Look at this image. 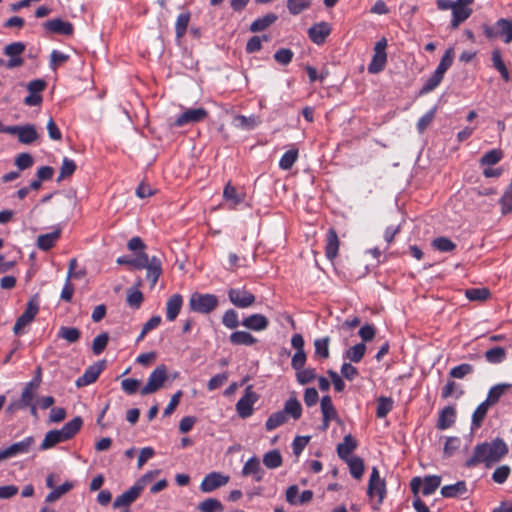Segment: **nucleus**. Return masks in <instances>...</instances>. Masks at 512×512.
<instances>
[{
  "label": "nucleus",
  "instance_id": "obj_1",
  "mask_svg": "<svg viewBox=\"0 0 512 512\" xmlns=\"http://www.w3.org/2000/svg\"><path fill=\"white\" fill-rule=\"evenodd\" d=\"M507 453V444L501 438H496L491 442L476 445L473 455L466 461V466L470 468L484 463L490 467L499 462Z\"/></svg>",
  "mask_w": 512,
  "mask_h": 512
},
{
  "label": "nucleus",
  "instance_id": "obj_2",
  "mask_svg": "<svg viewBox=\"0 0 512 512\" xmlns=\"http://www.w3.org/2000/svg\"><path fill=\"white\" fill-rule=\"evenodd\" d=\"M482 31L489 40L501 39L509 44L512 42V19L500 18L493 25L483 24Z\"/></svg>",
  "mask_w": 512,
  "mask_h": 512
},
{
  "label": "nucleus",
  "instance_id": "obj_3",
  "mask_svg": "<svg viewBox=\"0 0 512 512\" xmlns=\"http://www.w3.org/2000/svg\"><path fill=\"white\" fill-rule=\"evenodd\" d=\"M188 306L193 312L208 314L218 306V298L213 294L194 292L189 298Z\"/></svg>",
  "mask_w": 512,
  "mask_h": 512
},
{
  "label": "nucleus",
  "instance_id": "obj_4",
  "mask_svg": "<svg viewBox=\"0 0 512 512\" xmlns=\"http://www.w3.org/2000/svg\"><path fill=\"white\" fill-rule=\"evenodd\" d=\"M441 484V477L438 475L426 476L424 479L420 477L412 478L410 488L414 495H418L421 491L424 496L433 494Z\"/></svg>",
  "mask_w": 512,
  "mask_h": 512
},
{
  "label": "nucleus",
  "instance_id": "obj_5",
  "mask_svg": "<svg viewBox=\"0 0 512 512\" xmlns=\"http://www.w3.org/2000/svg\"><path fill=\"white\" fill-rule=\"evenodd\" d=\"M208 117V111L205 108H188L184 110L175 121L172 127H183L188 124H195L204 121Z\"/></svg>",
  "mask_w": 512,
  "mask_h": 512
},
{
  "label": "nucleus",
  "instance_id": "obj_6",
  "mask_svg": "<svg viewBox=\"0 0 512 512\" xmlns=\"http://www.w3.org/2000/svg\"><path fill=\"white\" fill-rule=\"evenodd\" d=\"M387 40L382 38L378 42H376L374 46V55L372 57L371 62L368 65V72L372 74H377L381 72L386 65L387 62Z\"/></svg>",
  "mask_w": 512,
  "mask_h": 512
},
{
  "label": "nucleus",
  "instance_id": "obj_7",
  "mask_svg": "<svg viewBox=\"0 0 512 512\" xmlns=\"http://www.w3.org/2000/svg\"><path fill=\"white\" fill-rule=\"evenodd\" d=\"M258 400V395L252 390V386L245 389L244 395L236 403V411L240 418H248L253 414L254 404Z\"/></svg>",
  "mask_w": 512,
  "mask_h": 512
},
{
  "label": "nucleus",
  "instance_id": "obj_8",
  "mask_svg": "<svg viewBox=\"0 0 512 512\" xmlns=\"http://www.w3.org/2000/svg\"><path fill=\"white\" fill-rule=\"evenodd\" d=\"M144 258L145 260H142L144 262L142 269H146V280L149 282L150 288H154L162 274V261L157 256L149 257L145 252Z\"/></svg>",
  "mask_w": 512,
  "mask_h": 512
},
{
  "label": "nucleus",
  "instance_id": "obj_9",
  "mask_svg": "<svg viewBox=\"0 0 512 512\" xmlns=\"http://www.w3.org/2000/svg\"><path fill=\"white\" fill-rule=\"evenodd\" d=\"M33 444L34 438L32 436H29L20 442L13 443L9 447L0 449V462L16 457L21 454H27L30 451Z\"/></svg>",
  "mask_w": 512,
  "mask_h": 512
},
{
  "label": "nucleus",
  "instance_id": "obj_10",
  "mask_svg": "<svg viewBox=\"0 0 512 512\" xmlns=\"http://www.w3.org/2000/svg\"><path fill=\"white\" fill-rule=\"evenodd\" d=\"M167 379V369L164 365L156 367L150 374L146 385L141 389L142 395H148L156 392L162 387Z\"/></svg>",
  "mask_w": 512,
  "mask_h": 512
},
{
  "label": "nucleus",
  "instance_id": "obj_11",
  "mask_svg": "<svg viewBox=\"0 0 512 512\" xmlns=\"http://www.w3.org/2000/svg\"><path fill=\"white\" fill-rule=\"evenodd\" d=\"M9 131L10 135H16L18 137V141L25 145H30L40 138V135L33 124L12 125V129Z\"/></svg>",
  "mask_w": 512,
  "mask_h": 512
},
{
  "label": "nucleus",
  "instance_id": "obj_12",
  "mask_svg": "<svg viewBox=\"0 0 512 512\" xmlns=\"http://www.w3.org/2000/svg\"><path fill=\"white\" fill-rule=\"evenodd\" d=\"M26 45L23 42H13L4 48V54L10 59L6 63L8 69L20 67L24 60L21 54L25 51Z\"/></svg>",
  "mask_w": 512,
  "mask_h": 512
},
{
  "label": "nucleus",
  "instance_id": "obj_13",
  "mask_svg": "<svg viewBox=\"0 0 512 512\" xmlns=\"http://www.w3.org/2000/svg\"><path fill=\"white\" fill-rule=\"evenodd\" d=\"M230 477L228 475H223L220 472H211L207 474L201 484L200 489L204 493H209L217 488H220L226 485L229 482Z\"/></svg>",
  "mask_w": 512,
  "mask_h": 512
},
{
  "label": "nucleus",
  "instance_id": "obj_14",
  "mask_svg": "<svg viewBox=\"0 0 512 512\" xmlns=\"http://www.w3.org/2000/svg\"><path fill=\"white\" fill-rule=\"evenodd\" d=\"M385 493V483L381 480L378 469L373 467L368 484V495L370 497H377L378 502L381 503Z\"/></svg>",
  "mask_w": 512,
  "mask_h": 512
},
{
  "label": "nucleus",
  "instance_id": "obj_15",
  "mask_svg": "<svg viewBox=\"0 0 512 512\" xmlns=\"http://www.w3.org/2000/svg\"><path fill=\"white\" fill-rule=\"evenodd\" d=\"M106 361H98L89 366L84 374L76 380V386L83 387L94 383L99 377L100 373L104 370Z\"/></svg>",
  "mask_w": 512,
  "mask_h": 512
},
{
  "label": "nucleus",
  "instance_id": "obj_16",
  "mask_svg": "<svg viewBox=\"0 0 512 512\" xmlns=\"http://www.w3.org/2000/svg\"><path fill=\"white\" fill-rule=\"evenodd\" d=\"M44 28L53 34L71 36L74 33V26L71 22L61 18H54L44 23Z\"/></svg>",
  "mask_w": 512,
  "mask_h": 512
},
{
  "label": "nucleus",
  "instance_id": "obj_17",
  "mask_svg": "<svg viewBox=\"0 0 512 512\" xmlns=\"http://www.w3.org/2000/svg\"><path fill=\"white\" fill-rule=\"evenodd\" d=\"M230 301L237 307L246 308L254 303L255 297L245 289L231 288L228 291Z\"/></svg>",
  "mask_w": 512,
  "mask_h": 512
},
{
  "label": "nucleus",
  "instance_id": "obj_18",
  "mask_svg": "<svg viewBox=\"0 0 512 512\" xmlns=\"http://www.w3.org/2000/svg\"><path fill=\"white\" fill-rule=\"evenodd\" d=\"M330 33L331 26L325 21L316 23L308 29L309 39L317 45H322Z\"/></svg>",
  "mask_w": 512,
  "mask_h": 512
},
{
  "label": "nucleus",
  "instance_id": "obj_19",
  "mask_svg": "<svg viewBox=\"0 0 512 512\" xmlns=\"http://www.w3.org/2000/svg\"><path fill=\"white\" fill-rule=\"evenodd\" d=\"M241 474L244 477L252 476L255 482H261L265 471L261 466L260 460L254 456L244 464Z\"/></svg>",
  "mask_w": 512,
  "mask_h": 512
},
{
  "label": "nucleus",
  "instance_id": "obj_20",
  "mask_svg": "<svg viewBox=\"0 0 512 512\" xmlns=\"http://www.w3.org/2000/svg\"><path fill=\"white\" fill-rule=\"evenodd\" d=\"M141 485L134 484L127 491L117 496L113 502V507L115 509L120 507H126L132 504L141 494L142 492Z\"/></svg>",
  "mask_w": 512,
  "mask_h": 512
},
{
  "label": "nucleus",
  "instance_id": "obj_21",
  "mask_svg": "<svg viewBox=\"0 0 512 512\" xmlns=\"http://www.w3.org/2000/svg\"><path fill=\"white\" fill-rule=\"evenodd\" d=\"M325 256L333 262L338 255L340 241L334 228H330L326 233Z\"/></svg>",
  "mask_w": 512,
  "mask_h": 512
},
{
  "label": "nucleus",
  "instance_id": "obj_22",
  "mask_svg": "<svg viewBox=\"0 0 512 512\" xmlns=\"http://www.w3.org/2000/svg\"><path fill=\"white\" fill-rule=\"evenodd\" d=\"M61 237V229L57 228L51 233L41 234L37 237L36 245L42 251L52 249Z\"/></svg>",
  "mask_w": 512,
  "mask_h": 512
},
{
  "label": "nucleus",
  "instance_id": "obj_23",
  "mask_svg": "<svg viewBox=\"0 0 512 512\" xmlns=\"http://www.w3.org/2000/svg\"><path fill=\"white\" fill-rule=\"evenodd\" d=\"M472 13V8L455 4L452 10V19L450 23L451 29H457L460 24L465 22L472 15Z\"/></svg>",
  "mask_w": 512,
  "mask_h": 512
},
{
  "label": "nucleus",
  "instance_id": "obj_24",
  "mask_svg": "<svg viewBox=\"0 0 512 512\" xmlns=\"http://www.w3.org/2000/svg\"><path fill=\"white\" fill-rule=\"evenodd\" d=\"M278 20V16L275 13H267L266 15L254 20L249 30L252 33L262 32L272 26Z\"/></svg>",
  "mask_w": 512,
  "mask_h": 512
},
{
  "label": "nucleus",
  "instance_id": "obj_25",
  "mask_svg": "<svg viewBox=\"0 0 512 512\" xmlns=\"http://www.w3.org/2000/svg\"><path fill=\"white\" fill-rule=\"evenodd\" d=\"M467 484L465 481H458L455 484L445 485L441 488V495L445 498H458L467 493Z\"/></svg>",
  "mask_w": 512,
  "mask_h": 512
},
{
  "label": "nucleus",
  "instance_id": "obj_26",
  "mask_svg": "<svg viewBox=\"0 0 512 512\" xmlns=\"http://www.w3.org/2000/svg\"><path fill=\"white\" fill-rule=\"evenodd\" d=\"M456 419V410L452 406H447L441 410L438 421L437 428L440 430H445L451 427Z\"/></svg>",
  "mask_w": 512,
  "mask_h": 512
},
{
  "label": "nucleus",
  "instance_id": "obj_27",
  "mask_svg": "<svg viewBox=\"0 0 512 512\" xmlns=\"http://www.w3.org/2000/svg\"><path fill=\"white\" fill-rule=\"evenodd\" d=\"M223 198L230 202L232 207L239 205L245 199V193L239 192L236 187H234L231 182H228L223 190Z\"/></svg>",
  "mask_w": 512,
  "mask_h": 512
},
{
  "label": "nucleus",
  "instance_id": "obj_28",
  "mask_svg": "<svg viewBox=\"0 0 512 512\" xmlns=\"http://www.w3.org/2000/svg\"><path fill=\"white\" fill-rule=\"evenodd\" d=\"M356 447V440L352 435L348 434L344 436L343 442L337 445V454L341 459L345 460L351 457V453L356 449Z\"/></svg>",
  "mask_w": 512,
  "mask_h": 512
},
{
  "label": "nucleus",
  "instance_id": "obj_29",
  "mask_svg": "<svg viewBox=\"0 0 512 512\" xmlns=\"http://www.w3.org/2000/svg\"><path fill=\"white\" fill-rule=\"evenodd\" d=\"M183 299L180 294L172 295L166 303V317L168 320H174L182 307Z\"/></svg>",
  "mask_w": 512,
  "mask_h": 512
},
{
  "label": "nucleus",
  "instance_id": "obj_30",
  "mask_svg": "<svg viewBox=\"0 0 512 512\" xmlns=\"http://www.w3.org/2000/svg\"><path fill=\"white\" fill-rule=\"evenodd\" d=\"M74 488V483L71 481H66L59 486H55L54 489L51 490L50 493L47 494L45 498V502L50 504L58 501L63 495L67 494Z\"/></svg>",
  "mask_w": 512,
  "mask_h": 512
},
{
  "label": "nucleus",
  "instance_id": "obj_31",
  "mask_svg": "<svg viewBox=\"0 0 512 512\" xmlns=\"http://www.w3.org/2000/svg\"><path fill=\"white\" fill-rule=\"evenodd\" d=\"M491 60L493 67L500 73L502 79L506 82L510 81L509 70L502 59L501 51L499 49H494L492 51Z\"/></svg>",
  "mask_w": 512,
  "mask_h": 512
},
{
  "label": "nucleus",
  "instance_id": "obj_32",
  "mask_svg": "<svg viewBox=\"0 0 512 512\" xmlns=\"http://www.w3.org/2000/svg\"><path fill=\"white\" fill-rule=\"evenodd\" d=\"M40 307V299L38 295H34L27 303L24 312L17 320H33L38 314Z\"/></svg>",
  "mask_w": 512,
  "mask_h": 512
},
{
  "label": "nucleus",
  "instance_id": "obj_33",
  "mask_svg": "<svg viewBox=\"0 0 512 512\" xmlns=\"http://www.w3.org/2000/svg\"><path fill=\"white\" fill-rule=\"evenodd\" d=\"M282 410L287 417L291 416L294 420H298L302 415V406L295 397L289 398Z\"/></svg>",
  "mask_w": 512,
  "mask_h": 512
},
{
  "label": "nucleus",
  "instance_id": "obj_34",
  "mask_svg": "<svg viewBox=\"0 0 512 512\" xmlns=\"http://www.w3.org/2000/svg\"><path fill=\"white\" fill-rule=\"evenodd\" d=\"M40 380H32L30 381L24 388L21 394V407H26L28 405H31L34 397H35V390L39 386Z\"/></svg>",
  "mask_w": 512,
  "mask_h": 512
},
{
  "label": "nucleus",
  "instance_id": "obj_35",
  "mask_svg": "<svg viewBox=\"0 0 512 512\" xmlns=\"http://www.w3.org/2000/svg\"><path fill=\"white\" fill-rule=\"evenodd\" d=\"M287 421H288V417L285 415V412L283 410L274 412L266 420V423H265L266 430L272 431V430L278 428L279 426L285 424Z\"/></svg>",
  "mask_w": 512,
  "mask_h": 512
},
{
  "label": "nucleus",
  "instance_id": "obj_36",
  "mask_svg": "<svg viewBox=\"0 0 512 512\" xmlns=\"http://www.w3.org/2000/svg\"><path fill=\"white\" fill-rule=\"evenodd\" d=\"M144 252H138L135 258L129 256H120L116 259V263L119 265H128L133 269L141 270L144 266Z\"/></svg>",
  "mask_w": 512,
  "mask_h": 512
},
{
  "label": "nucleus",
  "instance_id": "obj_37",
  "mask_svg": "<svg viewBox=\"0 0 512 512\" xmlns=\"http://www.w3.org/2000/svg\"><path fill=\"white\" fill-rule=\"evenodd\" d=\"M283 459L279 450L274 449L264 454L263 464L269 469H276L282 465Z\"/></svg>",
  "mask_w": 512,
  "mask_h": 512
},
{
  "label": "nucleus",
  "instance_id": "obj_38",
  "mask_svg": "<svg viewBox=\"0 0 512 512\" xmlns=\"http://www.w3.org/2000/svg\"><path fill=\"white\" fill-rule=\"evenodd\" d=\"M431 246L439 252H452L456 249V244L445 236H439L432 240Z\"/></svg>",
  "mask_w": 512,
  "mask_h": 512
},
{
  "label": "nucleus",
  "instance_id": "obj_39",
  "mask_svg": "<svg viewBox=\"0 0 512 512\" xmlns=\"http://www.w3.org/2000/svg\"><path fill=\"white\" fill-rule=\"evenodd\" d=\"M345 461L349 466L351 475L356 479H360L364 473L363 460L358 456H351L350 458L345 459Z\"/></svg>",
  "mask_w": 512,
  "mask_h": 512
},
{
  "label": "nucleus",
  "instance_id": "obj_40",
  "mask_svg": "<svg viewBox=\"0 0 512 512\" xmlns=\"http://www.w3.org/2000/svg\"><path fill=\"white\" fill-rule=\"evenodd\" d=\"M510 384H498L493 386L487 395L486 400L484 401L489 406L497 403L501 396L506 392V390L510 387Z\"/></svg>",
  "mask_w": 512,
  "mask_h": 512
},
{
  "label": "nucleus",
  "instance_id": "obj_41",
  "mask_svg": "<svg viewBox=\"0 0 512 512\" xmlns=\"http://www.w3.org/2000/svg\"><path fill=\"white\" fill-rule=\"evenodd\" d=\"M191 14L190 12L186 11L183 13H180L176 19L175 23V34L176 38L180 39L182 38L187 31V27L190 21Z\"/></svg>",
  "mask_w": 512,
  "mask_h": 512
},
{
  "label": "nucleus",
  "instance_id": "obj_42",
  "mask_svg": "<svg viewBox=\"0 0 512 512\" xmlns=\"http://www.w3.org/2000/svg\"><path fill=\"white\" fill-rule=\"evenodd\" d=\"M299 151L296 148L286 151L279 161L282 170H290L298 159Z\"/></svg>",
  "mask_w": 512,
  "mask_h": 512
},
{
  "label": "nucleus",
  "instance_id": "obj_43",
  "mask_svg": "<svg viewBox=\"0 0 512 512\" xmlns=\"http://www.w3.org/2000/svg\"><path fill=\"white\" fill-rule=\"evenodd\" d=\"M236 126L245 129V130H251L257 127L260 123V119L258 116L251 115V116H244V115H238L235 117Z\"/></svg>",
  "mask_w": 512,
  "mask_h": 512
},
{
  "label": "nucleus",
  "instance_id": "obj_44",
  "mask_svg": "<svg viewBox=\"0 0 512 512\" xmlns=\"http://www.w3.org/2000/svg\"><path fill=\"white\" fill-rule=\"evenodd\" d=\"M197 508L200 512H222L224 510L223 504L216 498L205 499L198 504Z\"/></svg>",
  "mask_w": 512,
  "mask_h": 512
},
{
  "label": "nucleus",
  "instance_id": "obj_45",
  "mask_svg": "<svg viewBox=\"0 0 512 512\" xmlns=\"http://www.w3.org/2000/svg\"><path fill=\"white\" fill-rule=\"evenodd\" d=\"M503 158V151L501 149H492L486 152L480 159L481 166H492L500 162Z\"/></svg>",
  "mask_w": 512,
  "mask_h": 512
},
{
  "label": "nucleus",
  "instance_id": "obj_46",
  "mask_svg": "<svg viewBox=\"0 0 512 512\" xmlns=\"http://www.w3.org/2000/svg\"><path fill=\"white\" fill-rule=\"evenodd\" d=\"M491 293L488 288H468L465 290V296L470 301H485L490 297Z\"/></svg>",
  "mask_w": 512,
  "mask_h": 512
},
{
  "label": "nucleus",
  "instance_id": "obj_47",
  "mask_svg": "<svg viewBox=\"0 0 512 512\" xmlns=\"http://www.w3.org/2000/svg\"><path fill=\"white\" fill-rule=\"evenodd\" d=\"M320 405L323 418L333 420L337 418V411L332 403V399L330 396H323Z\"/></svg>",
  "mask_w": 512,
  "mask_h": 512
},
{
  "label": "nucleus",
  "instance_id": "obj_48",
  "mask_svg": "<svg viewBox=\"0 0 512 512\" xmlns=\"http://www.w3.org/2000/svg\"><path fill=\"white\" fill-rule=\"evenodd\" d=\"M230 341L235 345H252L256 339L246 331H236L230 335Z\"/></svg>",
  "mask_w": 512,
  "mask_h": 512
},
{
  "label": "nucleus",
  "instance_id": "obj_49",
  "mask_svg": "<svg viewBox=\"0 0 512 512\" xmlns=\"http://www.w3.org/2000/svg\"><path fill=\"white\" fill-rule=\"evenodd\" d=\"M393 408V400L390 397L380 396L377 399L376 416L384 418Z\"/></svg>",
  "mask_w": 512,
  "mask_h": 512
},
{
  "label": "nucleus",
  "instance_id": "obj_50",
  "mask_svg": "<svg viewBox=\"0 0 512 512\" xmlns=\"http://www.w3.org/2000/svg\"><path fill=\"white\" fill-rule=\"evenodd\" d=\"M454 59V50L453 48H448L444 55L442 56L440 63L438 64L435 72L444 76L446 71L451 67Z\"/></svg>",
  "mask_w": 512,
  "mask_h": 512
},
{
  "label": "nucleus",
  "instance_id": "obj_51",
  "mask_svg": "<svg viewBox=\"0 0 512 512\" xmlns=\"http://www.w3.org/2000/svg\"><path fill=\"white\" fill-rule=\"evenodd\" d=\"M506 358V351L502 347H494L485 352V359L492 364H498Z\"/></svg>",
  "mask_w": 512,
  "mask_h": 512
},
{
  "label": "nucleus",
  "instance_id": "obj_52",
  "mask_svg": "<svg viewBox=\"0 0 512 512\" xmlns=\"http://www.w3.org/2000/svg\"><path fill=\"white\" fill-rule=\"evenodd\" d=\"M489 405L485 403L484 401L477 406L475 409L473 415H472V428L477 429L481 426L483 419L485 418Z\"/></svg>",
  "mask_w": 512,
  "mask_h": 512
},
{
  "label": "nucleus",
  "instance_id": "obj_53",
  "mask_svg": "<svg viewBox=\"0 0 512 512\" xmlns=\"http://www.w3.org/2000/svg\"><path fill=\"white\" fill-rule=\"evenodd\" d=\"M311 6V0H287V9L291 15H298Z\"/></svg>",
  "mask_w": 512,
  "mask_h": 512
},
{
  "label": "nucleus",
  "instance_id": "obj_54",
  "mask_svg": "<svg viewBox=\"0 0 512 512\" xmlns=\"http://www.w3.org/2000/svg\"><path fill=\"white\" fill-rule=\"evenodd\" d=\"M443 77L444 76H442L434 71L433 74L427 79L425 84L420 89L419 94L424 95V94H427V93L433 91L442 82Z\"/></svg>",
  "mask_w": 512,
  "mask_h": 512
},
{
  "label": "nucleus",
  "instance_id": "obj_55",
  "mask_svg": "<svg viewBox=\"0 0 512 512\" xmlns=\"http://www.w3.org/2000/svg\"><path fill=\"white\" fill-rule=\"evenodd\" d=\"M76 167L77 166L74 160L64 157L57 181L60 182L61 180L73 175V173L76 170Z\"/></svg>",
  "mask_w": 512,
  "mask_h": 512
},
{
  "label": "nucleus",
  "instance_id": "obj_56",
  "mask_svg": "<svg viewBox=\"0 0 512 512\" xmlns=\"http://www.w3.org/2000/svg\"><path fill=\"white\" fill-rule=\"evenodd\" d=\"M437 107L434 106L427 111L417 122V130L419 133H423L433 122L436 115Z\"/></svg>",
  "mask_w": 512,
  "mask_h": 512
},
{
  "label": "nucleus",
  "instance_id": "obj_57",
  "mask_svg": "<svg viewBox=\"0 0 512 512\" xmlns=\"http://www.w3.org/2000/svg\"><path fill=\"white\" fill-rule=\"evenodd\" d=\"M366 346L363 343H359L349 348L346 352V357L355 363H358L364 357Z\"/></svg>",
  "mask_w": 512,
  "mask_h": 512
},
{
  "label": "nucleus",
  "instance_id": "obj_58",
  "mask_svg": "<svg viewBox=\"0 0 512 512\" xmlns=\"http://www.w3.org/2000/svg\"><path fill=\"white\" fill-rule=\"evenodd\" d=\"M294 57V52L289 48H281L277 50L274 54V59L277 63L281 65H288L291 63Z\"/></svg>",
  "mask_w": 512,
  "mask_h": 512
},
{
  "label": "nucleus",
  "instance_id": "obj_59",
  "mask_svg": "<svg viewBox=\"0 0 512 512\" xmlns=\"http://www.w3.org/2000/svg\"><path fill=\"white\" fill-rule=\"evenodd\" d=\"M58 337L65 339L70 343H73L79 339L80 332L76 328H68L66 326H62L58 331Z\"/></svg>",
  "mask_w": 512,
  "mask_h": 512
},
{
  "label": "nucleus",
  "instance_id": "obj_60",
  "mask_svg": "<svg viewBox=\"0 0 512 512\" xmlns=\"http://www.w3.org/2000/svg\"><path fill=\"white\" fill-rule=\"evenodd\" d=\"M109 341L108 333H102L94 338L92 343V351L95 355L101 354L106 348Z\"/></svg>",
  "mask_w": 512,
  "mask_h": 512
},
{
  "label": "nucleus",
  "instance_id": "obj_61",
  "mask_svg": "<svg viewBox=\"0 0 512 512\" xmlns=\"http://www.w3.org/2000/svg\"><path fill=\"white\" fill-rule=\"evenodd\" d=\"M262 40L269 41V37L266 35H263L262 37L259 36H253L251 37L247 43H246V52L247 53H256L261 50L262 48Z\"/></svg>",
  "mask_w": 512,
  "mask_h": 512
},
{
  "label": "nucleus",
  "instance_id": "obj_62",
  "mask_svg": "<svg viewBox=\"0 0 512 512\" xmlns=\"http://www.w3.org/2000/svg\"><path fill=\"white\" fill-rule=\"evenodd\" d=\"M473 370H474V368L471 364L463 363L461 365L453 367L450 370L449 375L453 378L462 379L466 375L472 373Z\"/></svg>",
  "mask_w": 512,
  "mask_h": 512
},
{
  "label": "nucleus",
  "instance_id": "obj_63",
  "mask_svg": "<svg viewBox=\"0 0 512 512\" xmlns=\"http://www.w3.org/2000/svg\"><path fill=\"white\" fill-rule=\"evenodd\" d=\"M143 302V294L137 288H131L127 292V303L132 308H139Z\"/></svg>",
  "mask_w": 512,
  "mask_h": 512
},
{
  "label": "nucleus",
  "instance_id": "obj_64",
  "mask_svg": "<svg viewBox=\"0 0 512 512\" xmlns=\"http://www.w3.org/2000/svg\"><path fill=\"white\" fill-rule=\"evenodd\" d=\"M82 425V418L80 416H76L72 420L67 422L62 428L66 431L69 437L72 438L81 429Z\"/></svg>",
  "mask_w": 512,
  "mask_h": 512
}]
</instances>
